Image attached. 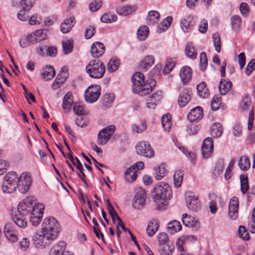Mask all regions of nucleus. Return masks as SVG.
I'll return each instance as SVG.
<instances>
[{
	"mask_svg": "<svg viewBox=\"0 0 255 255\" xmlns=\"http://www.w3.org/2000/svg\"><path fill=\"white\" fill-rule=\"evenodd\" d=\"M146 124L145 121H141L139 124H133L131 126V131L134 133H141L146 129Z\"/></svg>",
	"mask_w": 255,
	"mask_h": 255,
	"instance_id": "obj_38",
	"label": "nucleus"
},
{
	"mask_svg": "<svg viewBox=\"0 0 255 255\" xmlns=\"http://www.w3.org/2000/svg\"><path fill=\"white\" fill-rule=\"evenodd\" d=\"M153 199L154 202L166 206L167 200L172 197V191L170 186L164 182H160L156 184L152 191Z\"/></svg>",
	"mask_w": 255,
	"mask_h": 255,
	"instance_id": "obj_4",
	"label": "nucleus"
},
{
	"mask_svg": "<svg viewBox=\"0 0 255 255\" xmlns=\"http://www.w3.org/2000/svg\"><path fill=\"white\" fill-rule=\"evenodd\" d=\"M197 91L200 97L205 98L207 97L208 89L206 87V84L205 82H202L198 84L196 87Z\"/></svg>",
	"mask_w": 255,
	"mask_h": 255,
	"instance_id": "obj_43",
	"label": "nucleus"
},
{
	"mask_svg": "<svg viewBox=\"0 0 255 255\" xmlns=\"http://www.w3.org/2000/svg\"><path fill=\"white\" fill-rule=\"evenodd\" d=\"M200 66L201 69L202 71H204L207 66V58L206 54L205 52H202L200 55Z\"/></svg>",
	"mask_w": 255,
	"mask_h": 255,
	"instance_id": "obj_60",
	"label": "nucleus"
},
{
	"mask_svg": "<svg viewBox=\"0 0 255 255\" xmlns=\"http://www.w3.org/2000/svg\"><path fill=\"white\" fill-rule=\"evenodd\" d=\"M26 216H23V214L18 213L13 215L12 219L13 222L19 228H24L27 226V222L25 218Z\"/></svg>",
	"mask_w": 255,
	"mask_h": 255,
	"instance_id": "obj_24",
	"label": "nucleus"
},
{
	"mask_svg": "<svg viewBox=\"0 0 255 255\" xmlns=\"http://www.w3.org/2000/svg\"><path fill=\"white\" fill-rule=\"evenodd\" d=\"M161 255H171L174 249L172 245L163 244L159 246Z\"/></svg>",
	"mask_w": 255,
	"mask_h": 255,
	"instance_id": "obj_42",
	"label": "nucleus"
},
{
	"mask_svg": "<svg viewBox=\"0 0 255 255\" xmlns=\"http://www.w3.org/2000/svg\"><path fill=\"white\" fill-rule=\"evenodd\" d=\"M172 20V17L168 16L165 18L158 25V28L162 31H165L170 26Z\"/></svg>",
	"mask_w": 255,
	"mask_h": 255,
	"instance_id": "obj_55",
	"label": "nucleus"
},
{
	"mask_svg": "<svg viewBox=\"0 0 255 255\" xmlns=\"http://www.w3.org/2000/svg\"><path fill=\"white\" fill-rule=\"evenodd\" d=\"M74 25V18L71 16L65 19L61 24V31L63 33L68 32Z\"/></svg>",
	"mask_w": 255,
	"mask_h": 255,
	"instance_id": "obj_29",
	"label": "nucleus"
},
{
	"mask_svg": "<svg viewBox=\"0 0 255 255\" xmlns=\"http://www.w3.org/2000/svg\"><path fill=\"white\" fill-rule=\"evenodd\" d=\"M159 226V223L157 220L152 219L148 222L146 228L147 235L150 236H153L157 231Z\"/></svg>",
	"mask_w": 255,
	"mask_h": 255,
	"instance_id": "obj_27",
	"label": "nucleus"
},
{
	"mask_svg": "<svg viewBox=\"0 0 255 255\" xmlns=\"http://www.w3.org/2000/svg\"><path fill=\"white\" fill-rule=\"evenodd\" d=\"M154 60V57L152 55L146 56L141 62V67L145 70L148 69L153 65Z\"/></svg>",
	"mask_w": 255,
	"mask_h": 255,
	"instance_id": "obj_35",
	"label": "nucleus"
},
{
	"mask_svg": "<svg viewBox=\"0 0 255 255\" xmlns=\"http://www.w3.org/2000/svg\"><path fill=\"white\" fill-rule=\"evenodd\" d=\"M240 181L241 186V191L243 194H245L249 189L248 176L246 174H242L240 175Z\"/></svg>",
	"mask_w": 255,
	"mask_h": 255,
	"instance_id": "obj_51",
	"label": "nucleus"
},
{
	"mask_svg": "<svg viewBox=\"0 0 255 255\" xmlns=\"http://www.w3.org/2000/svg\"><path fill=\"white\" fill-rule=\"evenodd\" d=\"M221 104V101L220 98L217 97H213L211 103V109L213 111H217L219 109Z\"/></svg>",
	"mask_w": 255,
	"mask_h": 255,
	"instance_id": "obj_61",
	"label": "nucleus"
},
{
	"mask_svg": "<svg viewBox=\"0 0 255 255\" xmlns=\"http://www.w3.org/2000/svg\"><path fill=\"white\" fill-rule=\"evenodd\" d=\"M135 148L138 155L147 158H152L154 156V152L148 143L140 141L136 145Z\"/></svg>",
	"mask_w": 255,
	"mask_h": 255,
	"instance_id": "obj_12",
	"label": "nucleus"
},
{
	"mask_svg": "<svg viewBox=\"0 0 255 255\" xmlns=\"http://www.w3.org/2000/svg\"><path fill=\"white\" fill-rule=\"evenodd\" d=\"M185 201L188 209L193 212H197L201 208L198 196L193 192H189L186 193Z\"/></svg>",
	"mask_w": 255,
	"mask_h": 255,
	"instance_id": "obj_9",
	"label": "nucleus"
},
{
	"mask_svg": "<svg viewBox=\"0 0 255 255\" xmlns=\"http://www.w3.org/2000/svg\"><path fill=\"white\" fill-rule=\"evenodd\" d=\"M101 94V89L98 85H91L85 92V100L89 103L97 101Z\"/></svg>",
	"mask_w": 255,
	"mask_h": 255,
	"instance_id": "obj_11",
	"label": "nucleus"
},
{
	"mask_svg": "<svg viewBox=\"0 0 255 255\" xmlns=\"http://www.w3.org/2000/svg\"><path fill=\"white\" fill-rule=\"evenodd\" d=\"M47 31L46 29H38L35 31L33 33L36 38L39 39V42L45 40L47 38Z\"/></svg>",
	"mask_w": 255,
	"mask_h": 255,
	"instance_id": "obj_57",
	"label": "nucleus"
},
{
	"mask_svg": "<svg viewBox=\"0 0 255 255\" xmlns=\"http://www.w3.org/2000/svg\"><path fill=\"white\" fill-rule=\"evenodd\" d=\"M239 200L236 197L232 198L229 204V216L232 220H236L238 216Z\"/></svg>",
	"mask_w": 255,
	"mask_h": 255,
	"instance_id": "obj_15",
	"label": "nucleus"
},
{
	"mask_svg": "<svg viewBox=\"0 0 255 255\" xmlns=\"http://www.w3.org/2000/svg\"><path fill=\"white\" fill-rule=\"evenodd\" d=\"M105 50L104 44L101 42H96L91 46V53L94 58H98L104 54Z\"/></svg>",
	"mask_w": 255,
	"mask_h": 255,
	"instance_id": "obj_18",
	"label": "nucleus"
},
{
	"mask_svg": "<svg viewBox=\"0 0 255 255\" xmlns=\"http://www.w3.org/2000/svg\"><path fill=\"white\" fill-rule=\"evenodd\" d=\"M32 183V178L29 173H22L19 177H17V189L22 194L28 192Z\"/></svg>",
	"mask_w": 255,
	"mask_h": 255,
	"instance_id": "obj_7",
	"label": "nucleus"
},
{
	"mask_svg": "<svg viewBox=\"0 0 255 255\" xmlns=\"http://www.w3.org/2000/svg\"><path fill=\"white\" fill-rule=\"evenodd\" d=\"M136 10V7L132 5H126L119 7L116 9L118 14L121 15L127 16Z\"/></svg>",
	"mask_w": 255,
	"mask_h": 255,
	"instance_id": "obj_33",
	"label": "nucleus"
},
{
	"mask_svg": "<svg viewBox=\"0 0 255 255\" xmlns=\"http://www.w3.org/2000/svg\"><path fill=\"white\" fill-rule=\"evenodd\" d=\"M201 151L204 158H208L212 156L213 153V142L212 138L208 137L204 139Z\"/></svg>",
	"mask_w": 255,
	"mask_h": 255,
	"instance_id": "obj_14",
	"label": "nucleus"
},
{
	"mask_svg": "<svg viewBox=\"0 0 255 255\" xmlns=\"http://www.w3.org/2000/svg\"><path fill=\"white\" fill-rule=\"evenodd\" d=\"M117 16L111 13L110 12H107L104 13L101 17V20L105 23H112L116 21L117 20Z\"/></svg>",
	"mask_w": 255,
	"mask_h": 255,
	"instance_id": "obj_48",
	"label": "nucleus"
},
{
	"mask_svg": "<svg viewBox=\"0 0 255 255\" xmlns=\"http://www.w3.org/2000/svg\"><path fill=\"white\" fill-rule=\"evenodd\" d=\"M62 47L65 54H68L72 52L73 48V41L69 39L62 41Z\"/></svg>",
	"mask_w": 255,
	"mask_h": 255,
	"instance_id": "obj_50",
	"label": "nucleus"
},
{
	"mask_svg": "<svg viewBox=\"0 0 255 255\" xmlns=\"http://www.w3.org/2000/svg\"><path fill=\"white\" fill-rule=\"evenodd\" d=\"M66 248V243L64 242H59L52 248L49 255H63Z\"/></svg>",
	"mask_w": 255,
	"mask_h": 255,
	"instance_id": "obj_26",
	"label": "nucleus"
},
{
	"mask_svg": "<svg viewBox=\"0 0 255 255\" xmlns=\"http://www.w3.org/2000/svg\"><path fill=\"white\" fill-rule=\"evenodd\" d=\"M223 127L220 123H214L211 127V134L214 138L220 137L223 133Z\"/></svg>",
	"mask_w": 255,
	"mask_h": 255,
	"instance_id": "obj_34",
	"label": "nucleus"
},
{
	"mask_svg": "<svg viewBox=\"0 0 255 255\" xmlns=\"http://www.w3.org/2000/svg\"><path fill=\"white\" fill-rule=\"evenodd\" d=\"M176 63V61L174 58H170L168 59L165 63L163 72L165 74H168L174 67Z\"/></svg>",
	"mask_w": 255,
	"mask_h": 255,
	"instance_id": "obj_53",
	"label": "nucleus"
},
{
	"mask_svg": "<svg viewBox=\"0 0 255 255\" xmlns=\"http://www.w3.org/2000/svg\"><path fill=\"white\" fill-rule=\"evenodd\" d=\"M160 14L155 10H151L148 12L146 18V23L148 25H153L157 23L159 19Z\"/></svg>",
	"mask_w": 255,
	"mask_h": 255,
	"instance_id": "obj_32",
	"label": "nucleus"
},
{
	"mask_svg": "<svg viewBox=\"0 0 255 255\" xmlns=\"http://www.w3.org/2000/svg\"><path fill=\"white\" fill-rule=\"evenodd\" d=\"M179 75L184 84H185L189 83L192 77L191 68L187 66L183 67L180 70Z\"/></svg>",
	"mask_w": 255,
	"mask_h": 255,
	"instance_id": "obj_23",
	"label": "nucleus"
},
{
	"mask_svg": "<svg viewBox=\"0 0 255 255\" xmlns=\"http://www.w3.org/2000/svg\"><path fill=\"white\" fill-rule=\"evenodd\" d=\"M190 101V96L189 91L184 89L180 94L178 99V104L179 107H184Z\"/></svg>",
	"mask_w": 255,
	"mask_h": 255,
	"instance_id": "obj_25",
	"label": "nucleus"
},
{
	"mask_svg": "<svg viewBox=\"0 0 255 255\" xmlns=\"http://www.w3.org/2000/svg\"><path fill=\"white\" fill-rule=\"evenodd\" d=\"M185 54L189 58L194 59L197 57V51L195 50L194 47L192 44H187L185 48Z\"/></svg>",
	"mask_w": 255,
	"mask_h": 255,
	"instance_id": "obj_46",
	"label": "nucleus"
},
{
	"mask_svg": "<svg viewBox=\"0 0 255 255\" xmlns=\"http://www.w3.org/2000/svg\"><path fill=\"white\" fill-rule=\"evenodd\" d=\"M249 230L252 233H255V208L252 212V217L249 225Z\"/></svg>",
	"mask_w": 255,
	"mask_h": 255,
	"instance_id": "obj_64",
	"label": "nucleus"
},
{
	"mask_svg": "<svg viewBox=\"0 0 255 255\" xmlns=\"http://www.w3.org/2000/svg\"><path fill=\"white\" fill-rule=\"evenodd\" d=\"M183 173L181 171H176L173 175L174 184L176 188L181 186L183 180Z\"/></svg>",
	"mask_w": 255,
	"mask_h": 255,
	"instance_id": "obj_49",
	"label": "nucleus"
},
{
	"mask_svg": "<svg viewBox=\"0 0 255 255\" xmlns=\"http://www.w3.org/2000/svg\"><path fill=\"white\" fill-rule=\"evenodd\" d=\"M137 177L136 170H133L131 167L128 168L125 173V178L128 182L135 181Z\"/></svg>",
	"mask_w": 255,
	"mask_h": 255,
	"instance_id": "obj_40",
	"label": "nucleus"
},
{
	"mask_svg": "<svg viewBox=\"0 0 255 255\" xmlns=\"http://www.w3.org/2000/svg\"><path fill=\"white\" fill-rule=\"evenodd\" d=\"M231 22L232 28L235 31H238L240 29L242 24V20L240 16H233L231 18Z\"/></svg>",
	"mask_w": 255,
	"mask_h": 255,
	"instance_id": "obj_44",
	"label": "nucleus"
},
{
	"mask_svg": "<svg viewBox=\"0 0 255 255\" xmlns=\"http://www.w3.org/2000/svg\"><path fill=\"white\" fill-rule=\"evenodd\" d=\"M132 90L134 93L140 96H145L151 92L152 86L155 85V82L150 84L144 80V76L141 72H136L131 77Z\"/></svg>",
	"mask_w": 255,
	"mask_h": 255,
	"instance_id": "obj_3",
	"label": "nucleus"
},
{
	"mask_svg": "<svg viewBox=\"0 0 255 255\" xmlns=\"http://www.w3.org/2000/svg\"><path fill=\"white\" fill-rule=\"evenodd\" d=\"M232 84L230 81L222 79L219 83V90L222 95H225L232 88Z\"/></svg>",
	"mask_w": 255,
	"mask_h": 255,
	"instance_id": "obj_30",
	"label": "nucleus"
},
{
	"mask_svg": "<svg viewBox=\"0 0 255 255\" xmlns=\"http://www.w3.org/2000/svg\"><path fill=\"white\" fill-rule=\"evenodd\" d=\"M255 69V60L252 59L247 65L246 73L247 75H250Z\"/></svg>",
	"mask_w": 255,
	"mask_h": 255,
	"instance_id": "obj_63",
	"label": "nucleus"
},
{
	"mask_svg": "<svg viewBox=\"0 0 255 255\" xmlns=\"http://www.w3.org/2000/svg\"><path fill=\"white\" fill-rule=\"evenodd\" d=\"M44 209V205L37 203L36 197L33 196L26 197L17 206V212L28 216L30 222L35 227L41 221Z\"/></svg>",
	"mask_w": 255,
	"mask_h": 255,
	"instance_id": "obj_2",
	"label": "nucleus"
},
{
	"mask_svg": "<svg viewBox=\"0 0 255 255\" xmlns=\"http://www.w3.org/2000/svg\"><path fill=\"white\" fill-rule=\"evenodd\" d=\"M146 193L145 190L141 187H137L135 189V194L133 199L132 205L134 208L139 209L145 202Z\"/></svg>",
	"mask_w": 255,
	"mask_h": 255,
	"instance_id": "obj_13",
	"label": "nucleus"
},
{
	"mask_svg": "<svg viewBox=\"0 0 255 255\" xmlns=\"http://www.w3.org/2000/svg\"><path fill=\"white\" fill-rule=\"evenodd\" d=\"M86 70L91 78L100 79L104 76L106 68L105 64L99 60H92L86 66Z\"/></svg>",
	"mask_w": 255,
	"mask_h": 255,
	"instance_id": "obj_5",
	"label": "nucleus"
},
{
	"mask_svg": "<svg viewBox=\"0 0 255 255\" xmlns=\"http://www.w3.org/2000/svg\"><path fill=\"white\" fill-rule=\"evenodd\" d=\"M120 65L119 61L116 59H111L107 64L108 70L110 72H113L116 71Z\"/></svg>",
	"mask_w": 255,
	"mask_h": 255,
	"instance_id": "obj_52",
	"label": "nucleus"
},
{
	"mask_svg": "<svg viewBox=\"0 0 255 255\" xmlns=\"http://www.w3.org/2000/svg\"><path fill=\"white\" fill-rule=\"evenodd\" d=\"M149 30L148 27L143 25L140 26L137 30V36L140 41L144 40L148 36Z\"/></svg>",
	"mask_w": 255,
	"mask_h": 255,
	"instance_id": "obj_41",
	"label": "nucleus"
},
{
	"mask_svg": "<svg viewBox=\"0 0 255 255\" xmlns=\"http://www.w3.org/2000/svg\"><path fill=\"white\" fill-rule=\"evenodd\" d=\"M73 103V96L70 93H67L63 98L62 108L64 110H69Z\"/></svg>",
	"mask_w": 255,
	"mask_h": 255,
	"instance_id": "obj_36",
	"label": "nucleus"
},
{
	"mask_svg": "<svg viewBox=\"0 0 255 255\" xmlns=\"http://www.w3.org/2000/svg\"><path fill=\"white\" fill-rule=\"evenodd\" d=\"M213 39L214 46L215 50L218 52L221 51V40L218 34H214L212 36Z\"/></svg>",
	"mask_w": 255,
	"mask_h": 255,
	"instance_id": "obj_58",
	"label": "nucleus"
},
{
	"mask_svg": "<svg viewBox=\"0 0 255 255\" xmlns=\"http://www.w3.org/2000/svg\"><path fill=\"white\" fill-rule=\"evenodd\" d=\"M239 236L244 240H248L250 238L249 233L244 226H240L238 229Z\"/></svg>",
	"mask_w": 255,
	"mask_h": 255,
	"instance_id": "obj_59",
	"label": "nucleus"
},
{
	"mask_svg": "<svg viewBox=\"0 0 255 255\" xmlns=\"http://www.w3.org/2000/svg\"><path fill=\"white\" fill-rule=\"evenodd\" d=\"M183 224L186 227L191 228L194 231H198L200 228L199 222L195 218L188 216L187 214L182 215Z\"/></svg>",
	"mask_w": 255,
	"mask_h": 255,
	"instance_id": "obj_16",
	"label": "nucleus"
},
{
	"mask_svg": "<svg viewBox=\"0 0 255 255\" xmlns=\"http://www.w3.org/2000/svg\"><path fill=\"white\" fill-rule=\"evenodd\" d=\"M60 226L53 217L45 218L40 232H35L32 237L33 245L37 249H43L49 246L59 236Z\"/></svg>",
	"mask_w": 255,
	"mask_h": 255,
	"instance_id": "obj_1",
	"label": "nucleus"
},
{
	"mask_svg": "<svg viewBox=\"0 0 255 255\" xmlns=\"http://www.w3.org/2000/svg\"><path fill=\"white\" fill-rule=\"evenodd\" d=\"M167 229L172 234L180 231L182 229L180 223L176 220H173L168 223Z\"/></svg>",
	"mask_w": 255,
	"mask_h": 255,
	"instance_id": "obj_37",
	"label": "nucleus"
},
{
	"mask_svg": "<svg viewBox=\"0 0 255 255\" xmlns=\"http://www.w3.org/2000/svg\"><path fill=\"white\" fill-rule=\"evenodd\" d=\"M115 95L113 93H106L102 97V105L104 109L111 107L115 100Z\"/></svg>",
	"mask_w": 255,
	"mask_h": 255,
	"instance_id": "obj_28",
	"label": "nucleus"
},
{
	"mask_svg": "<svg viewBox=\"0 0 255 255\" xmlns=\"http://www.w3.org/2000/svg\"><path fill=\"white\" fill-rule=\"evenodd\" d=\"M159 246L168 244V237L165 233H161L158 235Z\"/></svg>",
	"mask_w": 255,
	"mask_h": 255,
	"instance_id": "obj_62",
	"label": "nucleus"
},
{
	"mask_svg": "<svg viewBox=\"0 0 255 255\" xmlns=\"http://www.w3.org/2000/svg\"><path fill=\"white\" fill-rule=\"evenodd\" d=\"M4 234L6 239L11 242H16L18 240L17 234L11 224L7 223L4 228Z\"/></svg>",
	"mask_w": 255,
	"mask_h": 255,
	"instance_id": "obj_17",
	"label": "nucleus"
},
{
	"mask_svg": "<svg viewBox=\"0 0 255 255\" xmlns=\"http://www.w3.org/2000/svg\"><path fill=\"white\" fill-rule=\"evenodd\" d=\"M194 24L193 17L192 15H188L181 19L180 26L184 32L189 31Z\"/></svg>",
	"mask_w": 255,
	"mask_h": 255,
	"instance_id": "obj_22",
	"label": "nucleus"
},
{
	"mask_svg": "<svg viewBox=\"0 0 255 255\" xmlns=\"http://www.w3.org/2000/svg\"><path fill=\"white\" fill-rule=\"evenodd\" d=\"M68 76V74L67 69L64 67L62 68L52 84L53 89H56L62 85L66 81Z\"/></svg>",
	"mask_w": 255,
	"mask_h": 255,
	"instance_id": "obj_20",
	"label": "nucleus"
},
{
	"mask_svg": "<svg viewBox=\"0 0 255 255\" xmlns=\"http://www.w3.org/2000/svg\"><path fill=\"white\" fill-rule=\"evenodd\" d=\"M170 119L169 114L164 115L161 119L162 127L165 130H169L171 127L172 124Z\"/></svg>",
	"mask_w": 255,
	"mask_h": 255,
	"instance_id": "obj_45",
	"label": "nucleus"
},
{
	"mask_svg": "<svg viewBox=\"0 0 255 255\" xmlns=\"http://www.w3.org/2000/svg\"><path fill=\"white\" fill-rule=\"evenodd\" d=\"M203 116V111L201 107H197L191 110L187 115L188 120L190 122H194L201 120Z\"/></svg>",
	"mask_w": 255,
	"mask_h": 255,
	"instance_id": "obj_21",
	"label": "nucleus"
},
{
	"mask_svg": "<svg viewBox=\"0 0 255 255\" xmlns=\"http://www.w3.org/2000/svg\"><path fill=\"white\" fill-rule=\"evenodd\" d=\"M238 165L242 170H248L251 166L249 158L246 156H241L238 161Z\"/></svg>",
	"mask_w": 255,
	"mask_h": 255,
	"instance_id": "obj_39",
	"label": "nucleus"
},
{
	"mask_svg": "<svg viewBox=\"0 0 255 255\" xmlns=\"http://www.w3.org/2000/svg\"><path fill=\"white\" fill-rule=\"evenodd\" d=\"M224 164L222 161H220L215 165L213 174L215 177L219 176L223 171Z\"/></svg>",
	"mask_w": 255,
	"mask_h": 255,
	"instance_id": "obj_56",
	"label": "nucleus"
},
{
	"mask_svg": "<svg viewBox=\"0 0 255 255\" xmlns=\"http://www.w3.org/2000/svg\"><path fill=\"white\" fill-rule=\"evenodd\" d=\"M55 74L54 68L51 66H46L41 72V75L45 80H49L52 79Z\"/></svg>",
	"mask_w": 255,
	"mask_h": 255,
	"instance_id": "obj_31",
	"label": "nucleus"
},
{
	"mask_svg": "<svg viewBox=\"0 0 255 255\" xmlns=\"http://www.w3.org/2000/svg\"><path fill=\"white\" fill-rule=\"evenodd\" d=\"M162 97L161 91H157L153 93L147 99L146 106L148 108L153 109L157 105Z\"/></svg>",
	"mask_w": 255,
	"mask_h": 255,
	"instance_id": "obj_19",
	"label": "nucleus"
},
{
	"mask_svg": "<svg viewBox=\"0 0 255 255\" xmlns=\"http://www.w3.org/2000/svg\"><path fill=\"white\" fill-rule=\"evenodd\" d=\"M116 129V126L114 125H111L101 129L98 134V144L100 145H105L109 141Z\"/></svg>",
	"mask_w": 255,
	"mask_h": 255,
	"instance_id": "obj_8",
	"label": "nucleus"
},
{
	"mask_svg": "<svg viewBox=\"0 0 255 255\" xmlns=\"http://www.w3.org/2000/svg\"><path fill=\"white\" fill-rule=\"evenodd\" d=\"M241 109L243 111H249V116L248 118V128L251 130L254 124V109L253 105L248 97H245L243 100V103L241 106Z\"/></svg>",
	"mask_w": 255,
	"mask_h": 255,
	"instance_id": "obj_10",
	"label": "nucleus"
},
{
	"mask_svg": "<svg viewBox=\"0 0 255 255\" xmlns=\"http://www.w3.org/2000/svg\"><path fill=\"white\" fill-rule=\"evenodd\" d=\"M155 178L157 179H160L163 178L166 174V169L164 165L161 164L155 167Z\"/></svg>",
	"mask_w": 255,
	"mask_h": 255,
	"instance_id": "obj_47",
	"label": "nucleus"
},
{
	"mask_svg": "<svg viewBox=\"0 0 255 255\" xmlns=\"http://www.w3.org/2000/svg\"><path fill=\"white\" fill-rule=\"evenodd\" d=\"M17 175L15 172L6 174L3 179L2 190L4 193H11L17 188Z\"/></svg>",
	"mask_w": 255,
	"mask_h": 255,
	"instance_id": "obj_6",
	"label": "nucleus"
},
{
	"mask_svg": "<svg viewBox=\"0 0 255 255\" xmlns=\"http://www.w3.org/2000/svg\"><path fill=\"white\" fill-rule=\"evenodd\" d=\"M73 111L75 114L79 116L86 114V111L83 106L80 103H76L74 105Z\"/></svg>",
	"mask_w": 255,
	"mask_h": 255,
	"instance_id": "obj_54",
	"label": "nucleus"
}]
</instances>
